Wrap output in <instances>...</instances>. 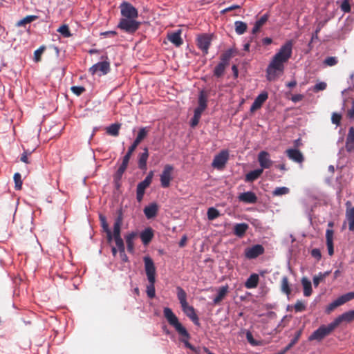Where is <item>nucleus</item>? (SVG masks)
Returning a JSON list of instances; mask_svg holds the SVG:
<instances>
[{"instance_id": "f257e3e1", "label": "nucleus", "mask_w": 354, "mask_h": 354, "mask_svg": "<svg viewBox=\"0 0 354 354\" xmlns=\"http://www.w3.org/2000/svg\"><path fill=\"white\" fill-rule=\"evenodd\" d=\"M292 41H288L283 44L278 52L271 59L266 68V78L269 81H274L284 72V64L292 56Z\"/></svg>"}, {"instance_id": "f03ea898", "label": "nucleus", "mask_w": 354, "mask_h": 354, "mask_svg": "<svg viewBox=\"0 0 354 354\" xmlns=\"http://www.w3.org/2000/svg\"><path fill=\"white\" fill-rule=\"evenodd\" d=\"M163 313L168 323L176 329L180 336H182L183 338L181 341L184 343L185 346L192 351H195L194 347L188 341L190 338L189 334L186 328L179 322L178 317L173 313L171 309L165 307L163 309Z\"/></svg>"}, {"instance_id": "7ed1b4c3", "label": "nucleus", "mask_w": 354, "mask_h": 354, "mask_svg": "<svg viewBox=\"0 0 354 354\" xmlns=\"http://www.w3.org/2000/svg\"><path fill=\"white\" fill-rule=\"evenodd\" d=\"M207 107V98L204 92H201L198 97V106L194 110V117L191 120V126L196 127L200 120L203 111Z\"/></svg>"}, {"instance_id": "20e7f679", "label": "nucleus", "mask_w": 354, "mask_h": 354, "mask_svg": "<svg viewBox=\"0 0 354 354\" xmlns=\"http://www.w3.org/2000/svg\"><path fill=\"white\" fill-rule=\"evenodd\" d=\"M335 326L333 323H330L328 326H321L318 329L315 330L311 335L309 337L308 339L310 341L312 340H317L320 341L326 336L329 335L334 329Z\"/></svg>"}, {"instance_id": "39448f33", "label": "nucleus", "mask_w": 354, "mask_h": 354, "mask_svg": "<svg viewBox=\"0 0 354 354\" xmlns=\"http://www.w3.org/2000/svg\"><path fill=\"white\" fill-rule=\"evenodd\" d=\"M105 60L103 62H98L94 65H93L89 68V73L94 75L97 74L99 76L104 75L107 74L110 71V63L106 59H108L106 56H105Z\"/></svg>"}, {"instance_id": "423d86ee", "label": "nucleus", "mask_w": 354, "mask_h": 354, "mask_svg": "<svg viewBox=\"0 0 354 354\" xmlns=\"http://www.w3.org/2000/svg\"><path fill=\"white\" fill-rule=\"evenodd\" d=\"M153 176V171H151L149 172L145 180L138 184L136 190V198L138 202H140L142 200L145 189L151 183Z\"/></svg>"}, {"instance_id": "0eeeda50", "label": "nucleus", "mask_w": 354, "mask_h": 354, "mask_svg": "<svg viewBox=\"0 0 354 354\" xmlns=\"http://www.w3.org/2000/svg\"><path fill=\"white\" fill-rule=\"evenodd\" d=\"M136 19L122 18L118 24V28L127 32H134L136 31L140 26V22L136 20Z\"/></svg>"}, {"instance_id": "6e6552de", "label": "nucleus", "mask_w": 354, "mask_h": 354, "mask_svg": "<svg viewBox=\"0 0 354 354\" xmlns=\"http://www.w3.org/2000/svg\"><path fill=\"white\" fill-rule=\"evenodd\" d=\"M143 261L147 280H156V268L153 259L149 256H145L143 257Z\"/></svg>"}, {"instance_id": "1a4fd4ad", "label": "nucleus", "mask_w": 354, "mask_h": 354, "mask_svg": "<svg viewBox=\"0 0 354 354\" xmlns=\"http://www.w3.org/2000/svg\"><path fill=\"white\" fill-rule=\"evenodd\" d=\"M120 8L122 18L136 19L138 17L137 9L129 3L122 2Z\"/></svg>"}, {"instance_id": "9d476101", "label": "nucleus", "mask_w": 354, "mask_h": 354, "mask_svg": "<svg viewBox=\"0 0 354 354\" xmlns=\"http://www.w3.org/2000/svg\"><path fill=\"white\" fill-rule=\"evenodd\" d=\"M229 158V152L227 150H222L215 156L212 166L217 169H222Z\"/></svg>"}, {"instance_id": "9b49d317", "label": "nucleus", "mask_w": 354, "mask_h": 354, "mask_svg": "<svg viewBox=\"0 0 354 354\" xmlns=\"http://www.w3.org/2000/svg\"><path fill=\"white\" fill-rule=\"evenodd\" d=\"M174 167L171 165H166L164 167L163 171L160 174V184L164 188L169 187L170 182L172 180V172Z\"/></svg>"}, {"instance_id": "f8f14e48", "label": "nucleus", "mask_w": 354, "mask_h": 354, "mask_svg": "<svg viewBox=\"0 0 354 354\" xmlns=\"http://www.w3.org/2000/svg\"><path fill=\"white\" fill-rule=\"evenodd\" d=\"M346 221L343 223V227H344L346 223H348L349 230L354 231V207L351 206L350 201L346 203Z\"/></svg>"}, {"instance_id": "ddd939ff", "label": "nucleus", "mask_w": 354, "mask_h": 354, "mask_svg": "<svg viewBox=\"0 0 354 354\" xmlns=\"http://www.w3.org/2000/svg\"><path fill=\"white\" fill-rule=\"evenodd\" d=\"M264 248L260 244H257L250 248H247L245 250L244 254L247 259H256L259 255L263 254Z\"/></svg>"}, {"instance_id": "4468645a", "label": "nucleus", "mask_w": 354, "mask_h": 354, "mask_svg": "<svg viewBox=\"0 0 354 354\" xmlns=\"http://www.w3.org/2000/svg\"><path fill=\"white\" fill-rule=\"evenodd\" d=\"M211 41V36L207 34L199 35L197 37V46L204 54H207Z\"/></svg>"}, {"instance_id": "2eb2a0df", "label": "nucleus", "mask_w": 354, "mask_h": 354, "mask_svg": "<svg viewBox=\"0 0 354 354\" xmlns=\"http://www.w3.org/2000/svg\"><path fill=\"white\" fill-rule=\"evenodd\" d=\"M333 222L330 221L328 223V226L330 227V229H327L326 231V246L328 248V254L330 256L333 255L334 254V248H333V235L334 232L332 230V227H333Z\"/></svg>"}, {"instance_id": "dca6fc26", "label": "nucleus", "mask_w": 354, "mask_h": 354, "mask_svg": "<svg viewBox=\"0 0 354 354\" xmlns=\"http://www.w3.org/2000/svg\"><path fill=\"white\" fill-rule=\"evenodd\" d=\"M258 161L261 166V169L263 170V169H269L272 165V161L270 159V154L265 151H261L258 154Z\"/></svg>"}, {"instance_id": "f3484780", "label": "nucleus", "mask_w": 354, "mask_h": 354, "mask_svg": "<svg viewBox=\"0 0 354 354\" xmlns=\"http://www.w3.org/2000/svg\"><path fill=\"white\" fill-rule=\"evenodd\" d=\"M286 153L290 160L297 163L302 164L304 160L303 153L297 149H288Z\"/></svg>"}, {"instance_id": "a211bd4d", "label": "nucleus", "mask_w": 354, "mask_h": 354, "mask_svg": "<svg viewBox=\"0 0 354 354\" xmlns=\"http://www.w3.org/2000/svg\"><path fill=\"white\" fill-rule=\"evenodd\" d=\"M268 97L267 92H263L259 94L254 100L250 107V111L254 112L256 110L260 109L262 104L266 101Z\"/></svg>"}, {"instance_id": "6ab92c4d", "label": "nucleus", "mask_w": 354, "mask_h": 354, "mask_svg": "<svg viewBox=\"0 0 354 354\" xmlns=\"http://www.w3.org/2000/svg\"><path fill=\"white\" fill-rule=\"evenodd\" d=\"M354 320V310H350L346 312L337 317L333 322V324L335 326H338L342 322H350Z\"/></svg>"}, {"instance_id": "aec40b11", "label": "nucleus", "mask_w": 354, "mask_h": 354, "mask_svg": "<svg viewBox=\"0 0 354 354\" xmlns=\"http://www.w3.org/2000/svg\"><path fill=\"white\" fill-rule=\"evenodd\" d=\"M183 311L185 314L196 325L199 324L198 317L195 313V310L194 307L189 306L188 304L183 306L182 307Z\"/></svg>"}, {"instance_id": "412c9836", "label": "nucleus", "mask_w": 354, "mask_h": 354, "mask_svg": "<svg viewBox=\"0 0 354 354\" xmlns=\"http://www.w3.org/2000/svg\"><path fill=\"white\" fill-rule=\"evenodd\" d=\"M230 57V54H226L222 58V62H220L214 68V74L216 77H221L223 75L225 71V66L227 64V60Z\"/></svg>"}, {"instance_id": "4be33fe9", "label": "nucleus", "mask_w": 354, "mask_h": 354, "mask_svg": "<svg viewBox=\"0 0 354 354\" xmlns=\"http://www.w3.org/2000/svg\"><path fill=\"white\" fill-rule=\"evenodd\" d=\"M131 156V154L127 153L126 155L123 157L122 162L115 175V179L120 180L122 178V176L127 168Z\"/></svg>"}, {"instance_id": "5701e85b", "label": "nucleus", "mask_w": 354, "mask_h": 354, "mask_svg": "<svg viewBox=\"0 0 354 354\" xmlns=\"http://www.w3.org/2000/svg\"><path fill=\"white\" fill-rule=\"evenodd\" d=\"M239 200L245 203H255L257 201L256 194L252 192H246L241 193L239 196Z\"/></svg>"}, {"instance_id": "b1692460", "label": "nucleus", "mask_w": 354, "mask_h": 354, "mask_svg": "<svg viewBox=\"0 0 354 354\" xmlns=\"http://www.w3.org/2000/svg\"><path fill=\"white\" fill-rule=\"evenodd\" d=\"M181 30H178L176 32L168 34L167 38L176 46H180L183 44V39L181 38Z\"/></svg>"}, {"instance_id": "393cba45", "label": "nucleus", "mask_w": 354, "mask_h": 354, "mask_svg": "<svg viewBox=\"0 0 354 354\" xmlns=\"http://www.w3.org/2000/svg\"><path fill=\"white\" fill-rule=\"evenodd\" d=\"M149 158L148 149L145 147L143 149V152L140 153L138 156V167L140 169H147V162Z\"/></svg>"}, {"instance_id": "a878e982", "label": "nucleus", "mask_w": 354, "mask_h": 354, "mask_svg": "<svg viewBox=\"0 0 354 354\" xmlns=\"http://www.w3.org/2000/svg\"><path fill=\"white\" fill-rule=\"evenodd\" d=\"M346 149L347 151H351L354 149V128L350 127L346 138Z\"/></svg>"}, {"instance_id": "bb28decb", "label": "nucleus", "mask_w": 354, "mask_h": 354, "mask_svg": "<svg viewBox=\"0 0 354 354\" xmlns=\"http://www.w3.org/2000/svg\"><path fill=\"white\" fill-rule=\"evenodd\" d=\"M228 286L225 285L218 289V294L213 300L214 304H218L225 297L228 292Z\"/></svg>"}, {"instance_id": "cd10ccee", "label": "nucleus", "mask_w": 354, "mask_h": 354, "mask_svg": "<svg viewBox=\"0 0 354 354\" xmlns=\"http://www.w3.org/2000/svg\"><path fill=\"white\" fill-rule=\"evenodd\" d=\"M153 237V230L150 227L145 229L140 233V239L144 245H147Z\"/></svg>"}, {"instance_id": "c85d7f7f", "label": "nucleus", "mask_w": 354, "mask_h": 354, "mask_svg": "<svg viewBox=\"0 0 354 354\" xmlns=\"http://www.w3.org/2000/svg\"><path fill=\"white\" fill-rule=\"evenodd\" d=\"M158 212V205L156 203H151L144 209V213L147 218L155 217Z\"/></svg>"}, {"instance_id": "c756f323", "label": "nucleus", "mask_w": 354, "mask_h": 354, "mask_svg": "<svg viewBox=\"0 0 354 354\" xmlns=\"http://www.w3.org/2000/svg\"><path fill=\"white\" fill-rule=\"evenodd\" d=\"M259 277L257 274H252L245 283V286L248 288H254L258 286Z\"/></svg>"}, {"instance_id": "7c9ffc66", "label": "nucleus", "mask_w": 354, "mask_h": 354, "mask_svg": "<svg viewBox=\"0 0 354 354\" xmlns=\"http://www.w3.org/2000/svg\"><path fill=\"white\" fill-rule=\"evenodd\" d=\"M301 284L304 289V295L305 297H310L313 292L310 281H309L306 277H303L301 279Z\"/></svg>"}, {"instance_id": "2f4dec72", "label": "nucleus", "mask_w": 354, "mask_h": 354, "mask_svg": "<svg viewBox=\"0 0 354 354\" xmlns=\"http://www.w3.org/2000/svg\"><path fill=\"white\" fill-rule=\"evenodd\" d=\"M263 173L262 169H258L250 171L245 175V180L246 182H253L257 180Z\"/></svg>"}, {"instance_id": "473e14b6", "label": "nucleus", "mask_w": 354, "mask_h": 354, "mask_svg": "<svg viewBox=\"0 0 354 354\" xmlns=\"http://www.w3.org/2000/svg\"><path fill=\"white\" fill-rule=\"evenodd\" d=\"M281 290L287 296H289L291 293L290 285L288 281V278L286 276H283L281 279Z\"/></svg>"}, {"instance_id": "72a5a7b5", "label": "nucleus", "mask_w": 354, "mask_h": 354, "mask_svg": "<svg viewBox=\"0 0 354 354\" xmlns=\"http://www.w3.org/2000/svg\"><path fill=\"white\" fill-rule=\"evenodd\" d=\"M248 229V225L246 223H239L234 226V232L239 236L241 237L244 235L247 230Z\"/></svg>"}, {"instance_id": "f704fd0d", "label": "nucleus", "mask_w": 354, "mask_h": 354, "mask_svg": "<svg viewBox=\"0 0 354 354\" xmlns=\"http://www.w3.org/2000/svg\"><path fill=\"white\" fill-rule=\"evenodd\" d=\"M176 291H177V297L180 301L181 307L187 304L188 303L187 301V294H186L185 291L180 286H178L176 288Z\"/></svg>"}, {"instance_id": "c9c22d12", "label": "nucleus", "mask_w": 354, "mask_h": 354, "mask_svg": "<svg viewBox=\"0 0 354 354\" xmlns=\"http://www.w3.org/2000/svg\"><path fill=\"white\" fill-rule=\"evenodd\" d=\"M136 234L135 232H131V233L127 234L125 236L127 250L130 252H133V249H134L133 239L136 237Z\"/></svg>"}, {"instance_id": "e433bc0d", "label": "nucleus", "mask_w": 354, "mask_h": 354, "mask_svg": "<svg viewBox=\"0 0 354 354\" xmlns=\"http://www.w3.org/2000/svg\"><path fill=\"white\" fill-rule=\"evenodd\" d=\"M122 220L120 216H119L115 221L113 226V232L112 234V237H120V228L122 225Z\"/></svg>"}, {"instance_id": "4c0bfd02", "label": "nucleus", "mask_w": 354, "mask_h": 354, "mask_svg": "<svg viewBox=\"0 0 354 354\" xmlns=\"http://www.w3.org/2000/svg\"><path fill=\"white\" fill-rule=\"evenodd\" d=\"M100 218L102 227L103 230H104V232H106V233L107 239H108L109 241H111L112 240V233L109 229V227L106 222V218L104 216H100Z\"/></svg>"}, {"instance_id": "58836bf2", "label": "nucleus", "mask_w": 354, "mask_h": 354, "mask_svg": "<svg viewBox=\"0 0 354 354\" xmlns=\"http://www.w3.org/2000/svg\"><path fill=\"white\" fill-rule=\"evenodd\" d=\"M38 18L37 15H28L22 19L19 20L17 23V26H25L27 24H30Z\"/></svg>"}, {"instance_id": "ea45409f", "label": "nucleus", "mask_w": 354, "mask_h": 354, "mask_svg": "<svg viewBox=\"0 0 354 354\" xmlns=\"http://www.w3.org/2000/svg\"><path fill=\"white\" fill-rule=\"evenodd\" d=\"M353 299H354V291L346 293V294L339 297L337 299V300L338 301V303L341 306V305L346 303L347 301L352 300Z\"/></svg>"}, {"instance_id": "a19ab883", "label": "nucleus", "mask_w": 354, "mask_h": 354, "mask_svg": "<svg viewBox=\"0 0 354 354\" xmlns=\"http://www.w3.org/2000/svg\"><path fill=\"white\" fill-rule=\"evenodd\" d=\"M149 281V284L147 286V290H146V292H147V296L152 299L153 297H155L156 296V290H155V283H156V280H153V281Z\"/></svg>"}, {"instance_id": "79ce46f5", "label": "nucleus", "mask_w": 354, "mask_h": 354, "mask_svg": "<svg viewBox=\"0 0 354 354\" xmlns=\"http://www.w3.org/2000/svg\"><path fill=\"white\" fill-rule=\"evenodd\" d=\"M235 31L238 35L243 34L247 30V24L241 21H236L234 23Z\"/></svg>"}, {"instance_id": "37998d69", "label": "nucleus", "mask_w": 354, "mask_h": 354, "mask_svg": "<svg viewBox=\"0 0 354 354\" xmlns=\"http://www.w3.org/2000/svg\"><path fill=\"white\" fill-rule=\"evenodd\" d=\"M120 124H112L106 129V132L111 136H117L119 134Z\"/></svg>"}, {"instance_id": "c03bdc74", "label": "nucleus", "mask_w": 354, "mask_h": 354, "mask_svg": "<svg viewBox=\"0 0 354 354\" xmlns=\"http://www.w3.org/2000/svg\"><path fill=\"white\" fill-rule=\"evenodd\" d=\"M149 130L147 127L141 128L138 133V136L135 140H136L138 143H140L147 136Z\"/></svg>"}, {"instance_id": "a18cd8bd", "label": "nucleus", "mask_w": 354, "mask_h": 354, "mask_svg": "<svg viewBox=\"0 0 354 354\" xmlns=\"http://www.w3.org/2000/svg\"><path fill=\"white\" fill-rule=\"evenodd\" d=\"M207 218L209 220L212 221L220 216L219 212L214 207H209L207 209Z\"/></svg>"}, {"instance_id": "49530a36", "label": "nucleus", "mask_w": 354, "mask_h": 354, "mask_svg": "<svg viewBox=\"0 0 354 354\" xmlns=\"http://www.w3.org/2000/svg\"><path fill=\"white\" fill-rule=\"evenodd\" d=\"M306 308V303L302 300H297L294 306L295 312H303Z\"/></svg>"}, {"instance_id": "de8ad7c7", "label": "nucleus", "mask_w": 354, "mask_h": 354, "mask_svg": "<svg viewBox=\"0 0 354 354\" xmlns=\"http://www.w3.org/2000/svg\"><path fill=\"white\" fill-rule=\"evenodd\" d=\"M15 187L17 190H20L22 187V180L21 174L19 173H15L14 175Z\"/></svg>"}, {"instance_id": "09e8293b", "label": "nucleus", "mask_w": 354, "mask_h": 354, "mask_svg": "<svg viewBox=\"0 0 354 354\" xmlns=\"http://www.w3.org/2000/svg\"><path fill=\"white\" fill-rule=\"evenodd\" d=\"M289 192V189L286 187H277L273 191L274 196H282L287 194Z\"/></svg>"}, {"instance_id": "8fccbe9b", "label": "nucleus", "mask_w": 354, "mask_h": 354, "mask_svg": "<svg viewBox=\"0 0 354 354\" xmlns=\"http://www.w3.org/2000/svg\"><path fill=\"white\" fill-rule=\"evenodd\" d=\"M57 32H59L65 37H68L71 36V32L67 25H62L58 29Z\"/></svg>"}, {"instance_id": "3c124183", "label": "nucleus", "mask_w": 354, "mask_h": 354, "mask_svg": "<svg viewBox=\"0 0 354 354\" xmlns=\"http://www.w3.org/2000/svg\"><path fill=\"white\" fill-rule=\"evenodd\" d=\"M115 242L116 244V246L118 247V249L119 252H124V245L122 239L120 237H115L114 238Z\"/></svg>"}, {"instance_id": "603ef678", "label": "nucleus", "mask_w": 354, "mask_h": 354, "mask_svg": "<svg viewBox=\"0 0 354 354\" xmlns=\"http://www.w3.org/2000/svg\"><path fill=\"white\" fill-rule=\"evenodd\" d=\"M327 84L326 82H320L317 83L313 87L314 92H318L320 91H324L326 88Z\"/></svg>"}, {"instance_id": "864d4df0", "label": "nucleus", "mask_w": 354, "mask_h": 354, "mask_svg": "<svg viewBox=\"0 0 354 354\" xmlns=\"http://www.w3.org/2000/svg\"><path fill=\"white\" fill-rule=\"evenodd\" d=\"M301 335V332H297L296 336L290 341V342L285 347L286 350L289 351L298 341Z\"/></svg>"}, {"instance_id": "5fc2aeb1", "label": "nucleus", "mask_w": 354, "mask_h": 354, "mask_svg": "<svg viewBox=\"0 0 354 354\" xmlns=\"http://www.w3.org/2000/svg\"><path fill=\"white\" fill-rule=\"evenodd\" d=\"M71 91L74 94L80 95L85 91V88L83 86H74L71 87Z\"/></svg>"}, {"instance_id": "6e6d98bb", "label": "nucleus", "mask_w": 354, "mask_h": 354, "mask_svg": "<svg viewBox=\"0 0 354 354\" xmlns=\"http://www.w3.org/2000/svg\"><path fill=\"white\" fill-rule=\"evenodd\" d=\"M342 119V115L337 113H333L331 117V120L333 124L339 125Z\"/></svg>"}, {"instance_id": "4d7b16f0", "label": "nucleus", "mask_w": 354, "mask_h": 354, "mask_svg": "<svg viewBox=\"0 0 354 354\" xmlns=\"http://www.w3.org/2000/svg\"><path fill=\"white\" fill-rule=\"evenodd\" d=\"M339 304L338 303V301L335 299L332 303H330L326 308V313H330L331 311H333L335 308L339 306Z\"/></svg>"}, {"instance_id": "13d9d810", "label": "nucleus", "mask_w": 354, "mask_h": 354, "mask_svg": "<svg viewBox=\"0 0 354 354\" xmlns=\"http://www.w3.org/2000/svg\"><path fill=\"white\" fill-rule=\"evenodd\" d=\"M341 9L344 12H349L351 11V6L348 0H343Z\"/></svg>"}, {"instance_id": "bf43d9fd", "label": "nucleus", "mask_w": 354, "mask_h": 354, "mask_svg": "<svg viewBox=\"0 0 354 354\" xmlns=\"http://www.w3.org/2000/svg\"><path fill=\"white\" fill-rule=\"evenodd\" d=\"M337 63V60L335 57H328L324 60V64L330 66H334Z\"/></svg>"}, {"instance_id": "052dcab7", "label": "nucleus", "mask_w": 354, "mask_h": 354, "mask_svg": "<svg viewBox=\"0 0 354 354\" xmlns=\"http://www.w3.org/2000/svg\"><path fill=\"white\" fill-rule=\"evenodd\" d=\"M311 255L317 261H319L322 258V254L319 249L315 248L311 251Z\"/></svg>"}, {"instance_id": "680f3d73", "label": "nucleus", "mask_w": 354, "mask_h": 354, "mask_svg": "<svg viewBox=\"0 0 354 354\" xmlns=\"http://www.w3.org/2000/svg\"><path fill=\"white\" fill-rule=\"evenodd\" d=\"M268 17H269L268 15V14H265L258 21H257L256 23L259 26L262 27L266 23V21H268Z\"/></svg>"}, {"instance_id": "e2e57ef3", "label": "nucleus", "mask_w": 354, "mask_h": 354, "mask_svg": "<svg viewBox=\"0 0 354 354\" xmlns=\"http://www.w3.org/2000/svg\"><path fill=\"white\" fill-rule=\"evenodd\" d=\"M139 144L140 143H138L136 140H134L132 145L129 147L128 151L127 153L132 155Z\"/></svg>"}, {"instance_id": "0e129e2a", "label": "nucleus", "mask_w": 354, "mask_h": 354, "mask_svg": "<svg viewBox=\"0 0 354 354\" xmlns=\"http://www.w3.org/2000/svg\"><path fill=\"white\" fill-rule=\"evenodd\" d=\"M246 338L249 343L251 344L252 345H257V343L254 341L252 335L250 331H248L246 333Z\"/></svg>"}, {"instance_id": "69168bd1", "label": "nucleus", "mask_w": 354, "mask_h": 354, "mask_svg": "<svg viewBox=\"0 0 354 354\" xmlns=\"http://www.w3.org/2000/svg\"><path fill=\"white\" fill-rule=\"evenodd\" d=\"M324 279H321V274L319 273L318 275H316L313 277V284L315 287H317L319 283L323 281Z\"/></svg>"}, {"instance_id": "338daca9", "label": "nucleus", "mask_w": 354, "mask_h": 354, "mask_svg": "<svg viewBox=\"0 0 354 354\" xmlns=\"http://www.w3.org/2000/svg\"><path fill=\"white\" fill-rule=\"evenodd\" d=\"M304 98V95H301V94H296V95H294L292 96L291 97V100L293 102H299L301 100H302Z\"/></svg>"}, {"instance_id": "774afa93", "label": "nucleus", "mask_w": 354, "mask_h": 354, "mask_svg": "<svg viewBox=\"0 0 354 354\" xmlns=\"http://www.w3.org/2000/svg\"><path fill=\"white\" fill-rule=\"evenodd\" d=\"M42 52H43V49H41V48L37 49V50L35 51V59L36 62L39 61L40 56H41Z\"/></svg>"}]
</instances>
